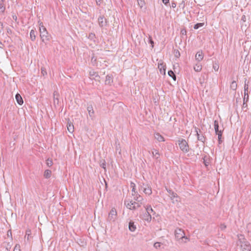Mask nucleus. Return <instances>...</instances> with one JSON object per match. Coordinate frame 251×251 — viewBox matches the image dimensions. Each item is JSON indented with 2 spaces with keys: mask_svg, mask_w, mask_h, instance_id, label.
<instances>
[{
  "mask_svg": "<svg viewBox=\"0 0 251 251\" xmlns=\"http://www.w3.org/2000/svg\"><path fill=\"white\" fill-rule=\"evenodd\" d=\"M214 126L215 133L217 135H218L219 144H220L222 142L221 139L223 130H222V129H219V122L217 120L214 121Z\"/></svg>",
  "mask_w": 251,
  "mask_h": 251,
  "instance_id": "6",
  "label": "nucleus"
},
{
  "mask_svg": "<svg viewBox=\"0 0 251 251\" xmlns=\"http://www.w3.org/2000/svg\"><path fill=\"white\" fill-rule=\"evenodd\" d=\"M203 160H204V164L205 166H207L208 165V163L207 162H205V160H204V158H203Z\"/></svg>",
  "mask_w": 251,
  "mask_h": 251,
  "instance_id": "53",
  "label": "nucleus"
},
{
  "mask_svg": "<svg viewBox=\"0 0 251 251\" xmlns=\"http://www.w3.org/2000/svg\"><path fill=\"white\" fill-rule=\"evenodd\" d=\"M5 10V7L3 3H0V13H3Z\"/></svg>",
  "mask_w": 251,
  "mask_h": 251,
  "instance_id": "35",
  "label": "nucleus"
},
{
  "mask_svg": "<svg viewBox=\"0 0 251 251\" xmlns=\"http://www.w3.org/2000/svg\"><path fill=\"white\" fill-rule=\"evenodd\" d=\"M128 228L130 231L133 232L136 229V226L134 225V222L130 221L128 224Z\"/></svg>",
  "mask_w": 251,
  "mask_h": 251,
  "instance_id": "22",
  "label": "nucleus"
},
{
  "mask_svg": "<svg viewBox=\"0 0 251 251\" xmlns=\"http://www.w3.org/2000/svg\"><path fill=\"white\" fill-rule=\"evenodd\" d=\"M56 94H57V92H54L53 93V96H54V97H53V99H54V103H55L56 102L57 103H58V102H59V100H58V98H56V97H55V95H56Z\"/></svg>",
  "mask_w": 251,
  "mask_h": 251,
  "instance_id": "40",
  "label": "nucleus"
},
{
  "mask_svg": "<svg viewBox=\"0 0 251 251\" xmlns=\"http://www.w3.org/2000/svg\"><path fill=\"white\" fill-rule=\"evenodd\" d=\"M102 0H96V3L98 5H100Z\"/></svg>",
  "mask_w": 251,
  "mask_h": 251,
  "instance_id": "49",
  "label": "nucleus"
},
{
  "mask_svg": "<svg viewBox=\"0 0 251 251\" xmlns=\"http://www.w3.org/2000/svg\"><path fill=\"white\" fill-rule=\"evenodd\" d=\"M158 68L159 69L160 72L161 74L165 75L166 66L163 62L158 63Z\"/></svg>",
  "mask_w": 251,
  "mask_h": 251,
  "instance_id": "13",
  "label": "nucleus"
},
{
  "mask_svg": "<svg viewBox=\"0 0 251 251\" xmlns=\"http://www.w3.org/2000/svg\"><path fill=\"white\" fill-rule=\"evenodd\" d=\"M6 250L7 251H10V249H11V246L10 245V244H7V246H6Z\"/></svg>",
  "mask_w": 251,
  "mask_h": 251,
  "instance_id": "46",
  "label": "nucleus"
},
{
  "mask_svg": "<svg viewBox=\"0 0 251 251\" xmlns=\"http://www.w3.org/2000/svg\"><path fill=\"white\" fill-rule=\"evenodd\" d=\"M91 62L93 66H95L97 64V58L95 56H92L91 58Z\"/></svg>",
  "mask_w": 251,
  "mask_h": 251,
  "instance_id": "39",
  "label": "nucleus"
},
{
  "mask_svg": "<svg viewBox=\"0 0 251 251\" xmlns=\"http://www.w3.org/2000/svg\"><path fill=\"white\" fill-rule=\"evenodd\" d=\"M139 6L142 8L145 4L144 0H137Z\"/></svg>",
  "mask_w": 251,
  "mask_h": 251,
  "instance_id": "31",
  "label": "nucleus"
},
{
  "mask_svg": "<svg viewBox=\"0 0 251 251\" xmlns=\"http://www.w3.org/2000/svg\"><path fill=\"white\" fill-rule=\"evenodd\" d=\"M98 22L100 26L102 27L107 25V21L104 16H100L98 18Z\"/></svg>",
  "mask_w": 251,
  "mask_h": 251,
  "instance_id": "10",
  "label": "nucleus"
},
{
  "mask_svg": "<svg viewBox=\"0 0 251 251\" xmlns=\"http://www.w3.org/2000/svg\"><path fill=\"white\" fill-rule=\"evenodd\" d=\"M196 60L200 62L201 61L203 58V54L202 51H199L197 52L195 55Z\"/></svg>",
  "mask_w": 251,
  "mask_h": 251,
  "instance_id": "14",
  "label": "nucleus"
},
{
  "mask_svg": "<svg viewBox=\"0 0 251 251\" xmlns=\"http://www.w3.org/2000/svg\"><path fill=\"white\" fill-rule=\"evenodd\" d=\"M130 187L132 188L131 192L132 194H136V192L137 191H136V185L133 182L130 183Z\"/></svg>",
  "mask_w": 251,
  "mask_h": 251,
  "instance_id": "30",
  "label": "nucleus"
},
{
  "mask_svg": "<svg viewBox=\"0 0 251 251\" xmlns=\"http://www.w3.org/2000/svg\"><path fill=\"white\" fill-rule=\"evenodd\" d=\"M175 238L181 243H186L189 239L185 236L184 231L181 228H177L175 231Z\"/></svg>",
  "mask_w": 251,
  "mask_h": 251,
  "instance_id": "2",
  "label": "nucleus"
},
{
  "mask_svg": "<svg viewBox=\"0 0 251 251\" xmlns=\"http://www.w3.org/2000/svg\"><path fill=\"white\" fill-rule=\"evenodd\" d=\"M139 191H143L146 195H151L152 194V190L151 186L148 184L141 183L139 184Z\"/></svg>",
  "mask_w": 251,
  "mask_h": 251,
  "instance_id": "4",
  "label": "nucleus"
},
{
  "mask_svg": "<svg viewBox=\"0 0 251 251\" xmlns=\"http://www.w3.org/2000/svg\"><path fill=\"white\" fill-rule=\"evenodd\" d=\"M87 111L88 112L90 117L92 118L94 117V111L92 105H89L87 107Z\"/></svg>",
  "mask_w": 251,
  "mask_h": 251,
  "instance_id": "20",
  "label": "nucleus"
},
{
  "mask_svg": "<svg viewBox=\"0 0 251 251\" xmlns=\"http://www.w3.org/2000/svg\"><path fill=\"white\" fill-rule=\"evenodd\" d=\"M146 212L149 213V214H151V212H152L153 209L151 205H147L146 207Z\"/></svg>",
  "mask_w": 251,
  "mask_h": 251,
  "instance_id": "33",
  "label": "nucleus"
},
{
  "mask_svg": "<svg viewBox=\"0 0 251 251\" xmlns=\"http://www.w3.org/2000/svg\"><path fill=\"white\" fill-rule=\"evenodd\" d=\"M201 69L202 66L199 63L196 64L194 67V70L197 72H200L201 70Z\"/></svg>",
  "mask_w": 251,
  "mask_h": 251,
  "instance_id": "24",
  "label": "nucleus"
},
{
  "mask_svg": "<svg viewBox=\"0 0 251 251\" xmlns=\"http://www.w3.org/2000/svg\"><path fill=\"white\" fill-rule=\"evenodd\" d=\"M154 138L159 142H164L165 141L164 137L159 133L154 134Z\"/></svg>",
  "mask_w": 251,
  "mask_h": 251,
  "instance_id": "19",
  "label": "nucleus"
},
{
  "mask_svg": "<svg viewBox=\"0 0 251 251\" xmlns=\"http://www.w3.org/2000/svg\"><path fill=\"white\" fill-rule=\"evenodd\" d=\"M171 6L173 8H175L176 7V3L174 2H172Z\"/></svg>",
  "mask_w": 251,
  "mask_h": 251,
  "instance_id": "52",
  "label": "nucleus"
},
{
  "mask_svg": "<svg viewBox=\"0 0 251 251\" xmlns=\"http://www.w3.org/2000/svg\"><path fill=\"white\" fill-rule=\"evenodd\" d=\"M51 172L50 170H46L44 172V176L45 178H49L51 176Z\"/></svg>",
  "mask_w": 251,
  "mask_h": 251,
  "instance_id": "25",
  "label": "nucleus"
},
{
  "mask_svg": "<svg viewBox=\"0 0 251 251\" xmlns=\"http://www.w3.org/2000/svg\"><path fill=\"white\" fill-rule=\"evenodd\" d=\"M3 28V24L2 22H0V32H1Z\"/></svg>",
  "mask_w": 251,
  "mask_h": 251,
  "instance_id": "48",
  "label": "nucleus"
},
{
  "mask_svg": "<svg viewBox=\"0 0 251 251\" xmlns=\"http://www.w3.org/2000/svg\"><path fill=\"white\" fill-rule=\"evenodd\" d=\"M142 204V202H138L136 201H133V206H135V209L141 206Z\"/></svg>",
  "mask_w": 251,
  "mask_h": 251,
  "instance_id": "32",
  "label": "nucleus"
},
{
  "mask_svg": "<svg viewBox=\"0 0 251 251\" xmlns=\"http://www.w3.org/2000/svg\"><path fill=\"white\" fill-rule=\"evenodd\" d=\"M149 43L151 44V48H153L154 47V42L151 36H149Z\"/></svg>",
  "mask_w": 251,
  "mask_h": 251,
  "instance_id": "38",
  "label": "nucleus"
},
{
  "mask_svg": "<svg viewBox=\"0 0 251 251\" xmlns=\"http://www.w3.org/2000/svg\"><path fill=\"white\" fill-rule=\"evenodd\" d=\"M168 74L170 76L172 77L174 80H176V75L173 71H169L168 72Z\"/></svg>",
  "mask_w": 251,
  "mask_h": 251,
  "instance_id": "29",
  "label": "nucleus"
},
{
  "mask_svg": "<svg viewBox=\"0 0 251 251\" xmlns=\"http://www.w3.org/2000/svg\"><path fill=\"white\" fill-rule=\"evenodd\" d=\"M40 36L42 41L46 44L50 39V35L49 34L46 27L43 25L40 26Z\"/></svg>",
  "mask_w": 251,
  "mask_h": 251,
  "instance_id": "3",
  "label": "nucleus"
},
{
  "mask_svg": "<svg viewBox=\"0 0 251 251\" xmlns=\"http://www.w3.org/2000/svg\"><path fill=\"white\" fill-rule=\"evenodd\" d=\"M237 87L236 81L235 80L232 81L230 85V88L233 90H236Z\"/></svg>",
  "mask_w": 251,
  "mask_h": 251,
  "instance_id": "26",
  "label": "nucleus"
},
{
  "mask_svg": "<svg viewBox=\"0 0 251 251\" xmlns=\"http://www.w3.org/2000/svg\"><path fill=\"white\" fill-rule=\"evenodd\" d=\"M166 190L169 194V196L172 201V202L175 203L179 201V197L176 193H175L171 189L166 188Z\"/></svg>",
  "mask_w": 251,
  "mask_h": 251,
  "instance_id": "7",
  "label": "nucleus"
},
{
  "mask_svg": "<svg viewBox=\"0 0 251 251\" xmlns=\"http://www.w3.org/2000/svg\"><path fill=\"white\" fill-rule=\"evenodd\" d=\"M21 247L19 244H16L15 246L13 251H21Z\"/></svg>",
  "mask_w": 251,
  "mask_h": 251,
  "instance_id": "41",
  "label": "nucleus"
},
{
  "mask_svg": "<svg viewBox=\"0 0 251 251\" xmlns=\"http://www.w3.org/2000/svg\"><path fill=\"white\" fill-rule=\"evenodd\" d=\"M238 245L240 246L242 251H251V244L245 238L244 236L240 235L239 237Z\"/></svg>",
  "mask_w": 251,
  "mask_h": 251,
  "instance_id": "1",
  "label": "nucleus"
},
{
  "mask_svg": "<svg viewBox=\"0 0 251 251\" xmlns=\"http://www.w3.org/2000/svg\"><path fill=\"white\" fill-rule=\"evenodd\" d=\"M46 164L48 167H51L53 164L52 160L50 158L47 159L46 160Z\"/></svg>",
  "mask_w": 251,
  "mask_h": 251,
  "instance_id": "36",
  "label": "nucleus"
},
{
  "mask_svg": "<svg viewBox=\"0 0 251 251\" xmlns=\"http://www.w3.org/2000/svg\"><path fill=\"white\" fill-rule=\"evenodd\" d=\"M153 246L155 248L157 249L160 247L161 243L159 242H156L154 244Z\"/></svg>",
  "mask_w": 251,
  "mask_h": 251,
  "instance_id": "42",
  "label": "nucleus"
},
{
  "mask_svg": "<svg viewBox=\"0 0 251 251\" xmlns=\"http://www.w3.org/2000/svg\"><path fill=\"white\" fill-rule=\"evenodd\" d=\"M203 25H204L203 23H197L194 25V29H197L199 28L200 27H202V26H203Z\"/></svg>",
  "mask_w": 251,
  "mask_h": 251,
  "instance_id": "34",
  "label": "nucleus"
},
{
  "mask_svg": "<svg viewBox=\"0 0 251 251\" xmlns=\"http://www.w3.org/2000/svg\"><path fill=\"white\" fill-rule=\"evenodd\" d=\"M113 77L112 75H107L106 76V79L105 81V84L106 85H111V84L113 82Z\"/></svg>",
  "mask_w": 251,
  "mask_h": 251,
  "instance_id": "15",
  "label": "nucleus"
},
{
  "mask_svg": "<svg viewBox=\"0 0 251 251\" xmlns=\"http://www.w3.org/2000/svg\"><path fill=\"white\" fill-rule=\"evenodd\" d=\"M89 75L91 76H94L95 77H99V78L100 77V76H99L98 74L96 72L94 71V70H91L90 71Z\"/></svg>",
  "mask_w": 251,
  "mask_h": 251,
  "instance_id": "27",
  "label": "nucleus"
},
{
  "mask_svg": "<svg viewBox=\"0 0 251 251\" xmlns=\"http://www.w3.org/2000/svg\"><path fill=\"white\" fill-rule=\"evenodd\" d=\"M100 166L103 168L104 169H106V163L104 161L100 165Z\"/></svg>",
  "mask_w": 251,
  "mask_h": 251,
  "instance_id": "47",
  "label": "nucleus"
},
{
  "mask_svg": "<svg viewBox=\"0 0 251 251\" xmlns=\"http://www.w3.org/2000/svg\"><path fill=\"white\" fill-rule=\"evenodd\" d=\"M95 38V34L94 33H90L89 36V38L92 40V39H94Z\"/></svg>",
  "mask_w": 251,
  "mask_h": 251,
  "instance_id": "44",
  "label": "nucleus"
},
{
  "mask_svg": "<svg viewBox=\"0 0 251 251\" xmlns=\"http://www.w3.org/2000/svg\"><path fill=\"white\" fill-rule=\"evenodd\" d=\"M117 217V211L115 208H112L108 214V220L110 222H114Z\"/></svg>",
  "mask_w": 251,
  "mask_h": 251,
  "instance_id": "8",
  "label": "nucleus"
},
{
  "mask_svg": "<svg viewBox=\"0 0 251 251\" xmlns=\"http://www.w3.org/2000/svg\"><path fill=\"white\" fill-rule=\"evenodd\" d=\"M162 1L165 5H167L169 2V0H162Z\"/></svg>",
  "mask_w": 251,
  "mask_h": 251,
  "instance_id": "50",
  "label": "nucleus"
},
{
  "mask_svg": "<svg viewBox=\"0 0 251 251\" xmlns=\"http://www.w3.org/2000/svg\"><path fill=\"white\" fill-rule=\"evenodd\" d=\"M144 217L143 219L144 220L147 221V222H150L151 220V214H149V213L146 212L144 214Z\"/></svg>",
  "mask_w": 251,
  "mask_h": 251,
  "instance_id": "23",
  "label": "nucleus"
},
{
  "mask_svg": "<svg viewBox=\"0 0 251 251\" xmlns=\"http://www.w3.org/2000/svg\"><path fill=\"white\" fill-rule=\"evenodd\" d=\"M125 204L127 208L130 210H135V206H133V201L130 200H125Z\"/></svg>",
  "mask_w": 251,
  "mask_h": 251,
  "instance_id": "11",
  "label": "nucleus"
},
{
  "mask_svg": "<svg viewBox=\"0 0 251 251\" xmlns=\"http://www.w3.org/2000/svg\"><path fill=\"white\" fill-rule=\"evenodd\" d=\"M152 155L153 157L157 160L160 157V153L157 150L153 149L152 151Z\"/></svg>",
  "mask_w": 251,
  "mask_h": 251,
  "instance_id": "18",
  "label": "nucleus"
},
{
  "mask_svg": "<svg viewBox=\"0 0 251 251\" xmlns=\"http://www.w3.org/2000/svg\"><path fill=\"white\" fill-rule=\"evenodd\" d=\"M178 53V55H180L179 52L178 51H177L176 52V53Z\"/></svg>",
  "mask_w": 251,
  "mask_h": 251,
  "instance_id": "56",
  "label": "nucleus"
},
{
  "mask_svg": "<svg viewBox=\"0 0 251 251\" xmlns=\"http://www.w3.org/2000/svg\"><path fill=\"white\" fill-rule=\"evenodd\" d=\"M41 70V73L44 76L47 74V72L44 68H42Z\"/></svg>",
  "mask_w": 251,
  "mask_h": 251,
  "instance_id": "45",
  "label": "nucleus"
},
{
  "mask_svg": "<svg viewBox=\"0 0 251 251\" xmlns=\"http://www.w3.org/2000/svg\"><path fill=\"white\" fill-rule=\"evenodd\" d=\"M5 0H0V3H3Z\"/></svg>",
  "mask_w": 251,
  "mask_h": 251,
  "instance_id": "55",
  "label": "nucleus"
},
{
  "mask_svg": "<svg viewBox=\"0 0 251 251\" xmlns=\"http://www.w3.org/2000/svg\"><path fill=\"white\" fill-rule=\"evenodd\" d=\"M12 18H13V20H14L15 21V22H17V17L16 15H13Z\"/></svg>",
  "mask_w": 251,
  "mask_h": 251,
  "instance_id": "51",
  "label": "nucleus"
},
{
  "mask_svg": "<svg viewBox=\"0 0 251 251\" xmlns=\"http://www.w3.org/2000/svg\"><path fill=\"white\" fill-rule=\"evenodd\" d=\"M41 24H42V23H41V24H40V26H42V25H41Z\"/></svg>",
  "mask_w": 251,
  "mask_h": 251,
  "instance_id": "58",
  "label": "nucleus"
},
{
  "mask_svg": "<svg viewBox=\"0 0 251 251\" xmlns=\"http://www.w3.org/2000/svg\"><path fill=\"white\" fill-rule=\"evenodd\" d=\"M248 89L249 85L248 84L245 83L244 86V97L243 100V105H244L249 100Z\"/></svg>",
  "mask_w": 251,
  "mask_h": 251,
  "instance_id": "9",
  "label": "nucleus"
},
{
  "mask_svg": "<svg viewBox=\"0 0 251 251\" xmlns=\"http://www.w3.org/2000/svg\"><path fill=\"white\" fill-rule=\"evenodd\" d=\"M36 31L34 29H32L30 32V39L31 40V41H34L36 39Z\"/></svg>",
  "mask_w": 251,
  "mask_h": 251,
  "instance_id": "21",
  "label": "nucleus"
},
{
  "mask_svg": "<svg viewBox=\"0 0 251 251\" xmlns=\"http://www.w3.org/2000/svg\"><path fill=\"white\" fill-rule=\"evenodd\" d=\"M67 129L69 132L73 133L74 130V125L72 124H68L67 125Z\"/></svg>",
  "mask_w": 251,
  "mask_h": 251,
  "instance_id": "28",
  "label": "nucleus"
},
{
  "mask_svg": "<svg viewBox=\"0 0 251 251\" xmlns=\"http://www.w3.org/2000/svg\"><path fill=\"white\" fill-rule=\"evenodd\" d=\"M213 68L215 71H218L219 68V65L218 63L215 62L213 65Z\"/></svg>",
  "mask_w": 251,
  "mask_h": 251,
  "instance_id": "37",
  "label": "nucleus"
},
{
  "mask_svg": "<svg viewBox=\"0 0 251 251\" xmlns=\"http://www.w3.org/2000/svg\"><path fill=\"white\" fill-rule=\"evenodd\" d=\"M132 196L133 197V200L138 202H142L143 198L139 195L138 192H136V194H132Z\"/></svg>",
  "mask_w": 251,
  "mask_h": 251,
  "instance_id": "12",
  "label": "nucleus"
},
{
  "mask_svg": "<svg viewBox=\"0 0 251 251\" xmlns=\"http://www.w3.org/2000/svg\"><path fill=\"white\" fill-rule=\"evenodd\" d=\"M246 19L245 16H243L242 18V20L245 21V19Z\"/></svg>",
  "mask_w": 251,
  "mask_h": 251,
  "instance_id": "54",
  "label": "nucleus"
},
{
  "mask_svg": "<svg viewBox=\"0 0 251 251\" xmlns=\"http://www.w3.org/2000/svg\"><path fill=\"white\" fill-rule=\"evenodd\" d=\"M178 145L182 152L187 153L189 151L190 148L186 140L184 139H179L178 140Z\"/></svg>",
  "mask_w": 251,
  "mask_h": 251,
  "instance_id": "5",
  "label": "nucleus"
},
{
  "mask_svg": "<svg viewBox=\"0 0 251 251\" xmlns=\"http://www.w3.org/2000/svg\"><path fill=\"white\" fill-rule=\"evenodd\" d=\"M9 32H11V30L10 29H8L7 30V32L9 33Z\"/></svg>",
  "mask_w": 251,
  "mask_h": 251,
  "instance_id": "57",
  "label": "nucleus"
},
{
  "mask_svg": "<svg viewBox=\"0 0 251 251\" xmlns=\"http://www.w3.org/2000/svg\"><path fill=\"white\" fill-rule=\"evenodd\" d=\"M195 131L196 132V135L197 136L198 140L200 141H201V142H204V140H205V138H204V137L202 135H201L199 133L198 128L195 127Z\"/></svg>",
  "mask_w": 251,
  "mask_h": 251,
  "instance_id": "16",
  "label": "nucleus"
},
{
  "mask_svg": "<svg viewBox=\"0 0 251 251\" xmlns=\"http://www.w3.org/2000/svg\"><path fill=\"white\" fill-rule=\"evenodd\" d=\"M0 44L1 45L2 43L0 41Z\"/></svg>",
  "mask_w": 251,
  "mask_h": 251,
  "instance_id": "59",
  "label": "nucleus"
},
{
  "mask_svg": "<svg viewBox=\"0 0 251 251\" xmlns=\"http://www.w3.org/2000/svg\"><path fill=\"white\" fill-rule=\"evenodd\" d=\"M226 226L225 224H222L220 225V228L221 230H225L226 228Z\"/></svg>",
  "mask_w": 251,
  "mask_h": 251,
  "instance_id": "43",
  "label": "nucleus"
},
{
  "mask_svg": "<svg viewBox=\"0 0 251 251\" xmlns=\"http://www.w3.org/2000/svg\"><path fill=\"white\" fill-rule=\"evenodd\" d=\"M15 99L16 100L17 103L19 105H21L23 104V103H24L23 100L21 96L19 93H17V94H16Z\"/></svg>",
  "mask_w": 251,
  "mask_h": 251,
  "instance_id": "17",
  "label": "nucleus"
}]
</instances>
